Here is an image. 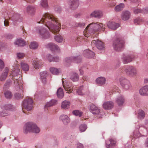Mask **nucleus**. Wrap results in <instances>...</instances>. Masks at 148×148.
I'll return each mask as SVG.
<instances>
[{"label":"nucleus","mask_w":148,"mask_h":148,"mask_svg":"<svg viewBox=\"0 0 148 148\" xmlns=\"http://www.w3.org/2000/svg\"><path fill=\"white\" fill-rule=\"evenodd\" d=\"M37 23L45 24L48 28L53 34L57 33L60 29V24L58 23L57 18L52 14L48 13H45L40 21Z\"/></svg>","instance_id":"f257e3e1"},{"label":"nucleus","mask_w":148,"mask_h":148,"mask_svg":"<svg viewBox=\"0 0 148 148\" xmlns=\"http://www.w3.org/2000/svg\"><path fill=\"white\" fill-rule=\"evenodd\" d=\"M11 82L10 80H7L6 83L5 84L4 86V88H6L9 87L11 84Z\"/></svg>","instance_id":"5fc2aeb1"},{"label":"nucleus","mask_w":148,"mask_h":148,"mask_svg":"<svg viewBox=\"0 0 148 148\" xmlns=\"http://www.w3.org/2000/svg\"><path fill=\"white\" fill-rule=\"evenodd\" d=\"M83 89V86H80L79 88L77 89V92L78 95H83L82 92Z\"/></svg>","instance_id":"864d4df0"},{"label":"nucleus","mask_w":148,"mask_h":148,"mask_svg":"<svg viewBox=\"0 0 148 148\" xmlns=\"http://www.w3.org/2000/svg\"><path fill=\"white\" fill-rule=\"evenodd\" d=\"M145 116V112L143 110H139L138 111V118L141 120L144 119Z\"/></svg>","instance_id":"e433bc0d"},{"label":"nucleus","mask_w":148,"mask_h":148,"mask_svg":"<svg viewBox=\"0 0 148 148\" xmlns=\"http://www.w3.org/2000/svg\"><path fill=\"white\" fill-rule=\"evenodd\" d=\"M92 43H94L97 47L99 49L101 50L104 48V44L101 41L99 40H93Z\"/></svg>","instance_id":"aec40b11"},{"label":"nucleus","mask_w":148,"mask_h":148,"mask_svg":"<svg viewBox=\"0 0 148 148\" xmlns=\"http://www.w3.org/2000/svg\"><path fill=\"white\" fill-rule=\"evenodd\" d=\"M38 45L36 42H33L31 43L30 45V48L33 49H37L38 47Z\"/></svg>","instance_id":"49530a36"},{"label":"nucleus","mask_w":148,"mask_h":148,"mask_svg":"<svg viewBox=\"0 0 148 148\" xmlns=\"http://www.w3.org/2000/svg\"><path fill=\"white\" fill-rule=\"evenodd\" d=\"M26 12L28 15L31 16H33L35 13V8L34 6L28 5L26 8Z\"/></svg>","instance_id":"2eb2a0df"},{"label":"nucleus","mask_w":148,"mask_h":148,"mask_svg":"<svg viewBox=\"0 0 148 148\" xmlns=\"http://www.w3.org/2000/svg\"><path fill=\"white\" fill-rule=\"evenodd\" d=\"M70 79L73 82L78 81L79 79L78 74L75 72H72L70 74Z\"/></svg>","instance_id":"393cba45"},{"label":"nucleus","mask_w":148,"mask_h":148,"mask_svg":"<svg viewBox=\"0 0 148 148\" xmlns=\"http://www.w3.org/2000/svg\"><path fill=\"white\" fill-rule=\"evenodd\" d=\"M1 109L3 110L1 111V116H5L9 115L7 110L13 111L15 110V108L11 104L5 105L1 107Z\"/></svg>","instance_id":"6e6552de"},{"label":"nucleus","mask_w":148,"mask_h":148,"mask_svg":"<svg viewBox=\"0 0 148 148\" xmlns=\"http://www.w3.org/2000/svg\"><path fill=\"white\" fill-rule=\"evenodd\" d=\"M139 93L142 96H148V85L141 88L139 90Z\"/></svg>","instance_id":"4be33fe9"},{"label":"nucleus","mask_w":148,"mask_h":148,"mask_svg":"<svg viewBox=\"0 0 148 148\" xmlns=\"http://www.w3.org/2000/svg\"><path fill=\"white\" fill-rule=\"evenodd\" d=\"M55 11L58 13H60L61 11V8L59 7H57L55 8Z\"/></svg>","instance_id":"bf43d9fd"},{"label":"nucleus","mask_w":148,"mask_h":148,"mask_svg":"<svg viewBox=\"0 0 148 148\" xmlns=\"http://www.w3.org/2000/svg\"><path fill=\"white\" fill-rule=\"evenodd\" d=\"M49 57L52 58V56L50 54H48L47 58L50 62L52 61L58 62L60 60V59L58 57H53L52 58V59H50Z\"/></svg>","instance_id":"473e14b6"},{"label":"nucleus","mask_w":148,"mask_h":148,"mask_svg":"<svg viewBox=\"0 0 148 148\" xmlns=\"http://www.w3.org/2000/svg\"><path fill=\"white\" fill-rule=\"evenodd\" d=\"M89 110L93 114L97 115L100 114L101 116H100L99 118H102L101 115L103 114V113H101L100 110L98 107L96 106L95 105L92 104L89 106Z\"/></svg>","instance_id":"f8f14e48"},{"label":"nucleus","mask_w":148,"mask_h":148,"mask_svg":"<svg viewBox=\"0 0 148 148\" xmlns=\"http://www.w3.org/2000/svg\"><path fill=\"white\" fill-rule=\"evenodd\" d=\"M25 56L24 53H17V57L19 59L22 58Z\"/></svg>","instance_id":"4d7b16f0"},{"label":"nucleus","mask_w":148,"mask_h":148,"mask_svg":"<svg viewBox=\"0 0 148 148\" xmlns=\"http://www.w3.org/2000/svg\"><path fill=\"white\" fill-rule=\"evenodd\" d=\"M134 12L135 14H137L139 13H142V10L138 8H135L134 9Z\"/></svg>","instance_id":"603ef678"},{"label":"nucleus","mask_w":148,"mask_h":148,"mask_svg":"<svg viewBox=\"0 0 148 148\" xmlns=\"http://www.w3.org/2000/svg\"><path fill=\"white\" fill-rule=\"evenodd\" d=\"M87 128V126L85 124H82L79 127V130L81 132L85 131Z\"/></svg>","instance_id":"a18cd8bd"},{"label":"nucleus","mask_w":148,"mask_h":148,"mask_svg":"<svg viewBox=\"0 0 148 148\" xmlns=\"http://www.w3.org/2000/svg\"><path fill=\"white\" fill-rule=\"evenodd\" d=\"M143 21V19L141 18H137L134 20V23L136 25H139L140 23Z\"/></svg>","instance_id":"09e8293b"},{"label":"nucleus","mask_w":148,"mask_h":148,"mask_svg":"<svg viewBox=\"0 0 148 148\" xmlns=\"http://www.w3.org/2000/svg\"><path fill=\"white\" fill-rule=\"evenodd\" d=\"M4 95L5 97L8 99H11L12 96V93L8 90H7L4 92Z\"/></svg>","instance_id":"c03bdc74"},{"label":"nucleus","mask_w":148,"mask_h":148,"mask_svg":"<svg viewBox=\"0 0 148 148\" xmlns=\"http://www.w3.org/2000/svg\"><path fill=\"white\" fill-rule=\"evenodd\" d=\"M42 83L43 84H45L47 82L46 78H40Z\"/></svg>","instance_id":"e2e57ef3"},{"label":"nucleus","mask_w":148,"mask_h":148,"mask_svg":"<svg viewBox=\"0 0 148 148\" xmlns=\"http://www.w3.org/2000/svg\"><path fill=\"white\" fill-rule=\"evenodd\" d=\"M22 69L24 71H27L29 69V66L27 63L24 62H21V63Z\"/></svg>","instance_id":"72a5a7b5"},{"label":"nucleus","mask_w":148,"mask_h":148,"mask_svg":"<svg viewBox=\"0 0 148 148\" xmlns=\"http://www.w3.org/2000/svg\"><path fill=\"white\" fill-rule=\"evenodd\" d=\"M47 47L49 48L51 50H58L59 49V47L58 45L53 43H48L47 45Z\"/></svg>","instance_id":"c756f323"},{"label":"nucleus","mask_w":148,"mask_h":148,"mask_svg":"<svg viewBox=\"0 0 148 148\" xmlns=\"http://www.w3.org/2000/svg\"><path fill=\"white\" fill-rule=\"evenodd\" d=\"M136 129H137V130H139V131H141L142 129L141 128H142L144 130H145V127L143 125H138L136 127Z\"/></svg>","instance_id":"6e6d98bb"},{"label":"nucleus","mask_w":148,"mask_h":148,"mask_svg":"<svg viewBox=\"0 0 148 148\" xmlns=\"http://www.w3.org/2000/svg\"><path fill=\"white\" fill-rule=\"evenodd\" d=\"M40 78H46L48 75L47 72L46 71L41 72L40 73Z\"/></svg>","instance_id":"3c124183"},{"label":"nucleus","mask_w":148,"mask_h":148,"mask_svg":"<svg viewBox=\"0 0 148 148\" xmlns=\"http://www.w3.org/2000/svg\"><path fill=\"white\" fill-rule=\"evenodd\" d=\"M33 101L32 100L29 98L24 100L22 104V109L23 112L25 113L24 110L25 109L27 111H30L33 108Z\"/></svg>","instance_id":"39448f33"},{"label":"nucleus","mask_w":148,"mask_h":148,"mask_svg":"<svg viewBox=\"0 0 148 148\" xmlns=\"http://www.w3.org/2000/svg\"><path fill=\"white\" fill-rule=\"evenodd\" d=\"M120 84L122 87L125 89L130 88L132 86L130 81L123 77H121L119 79Z\"/></svg>","instance_id":"9d476101"},{"label":"nucleus","mask_w":148,"mask_h":148,"mask_svg":"<svg viewBox=\"0 0 148 148\" xmlns=\"http://www.w3.org/2000/svg\"><path fill=\"white\" fill-rule=\"evenodd\" d=\"M68 4L70 8L74 10L77 8L79 3L78 0H69Z\"/></svg>","instance_id":"4468645a"},{"label":"nucleus","mask_w":148,"mask_h":148,"mask_svg":"<svg viewBox=\"0 0 148 148\" xmlns=\"http://www.w3.org/2000/svg\"><path fill=\"white\" fill-rule=\"evenodd\" d=\"M81 16V14L80 13H78L77 14H76L74 16V17L75 18H79Z\"/></svg>","instance_id":"338daca9"},{"label":"nucleus","mask_w":148,"mask_h":148,"mask_svg":"<svg viewBox=\"0 0 148 148\" xmlns=\"http://www.w3.org/2000/svg\"><path fill=\"white\" fill-rule=\"evenodd\" d=\"M28 132L38 133L40 132V129L35 123L29 122L26 123L23 127L24 133L27 134Z\"/></svg>","instance_id":"7ed1b4c3"},{"label":"nucleus","mask_w":148,"mask_h":148,"mask_svg":"<svg viewBox=\"0 0 148 148\" xmlns=\"http://www.w3.org/2000/svg\"><path fill=\"white\" fill-rule=\"evenodd\" d=\"M79 71L80 72V74L81 75H82L84 74V71L82 69H79Z\"/></svg>","instance_id":"774afa93"},{"label":"nucleus","mask_w":148,"mask_h":148,"mask_svg":"<svg viewBox=\"0 0 148 148\" xmlns=\"http://www.w3.org/2000/svg\"><path fill=\"white\" fill-rule=\"evenodd\" d=\"M55 40L57 42L60 43L62 42L63 40V37L60 35H58L54 37Z\"/></svg>","instance_id":"37998d69"},{"label":"nucleus","mask_w":148,"mask_h":148,"mask_svg":"<svg viewBox=\"0 0 148 148\" xmlns=\"http://www.w3.org/2000/svg\"><path fill=\"white\" fill-rule=\"evenodd\" d=\"M33 64L34 68L36 69L37 68L39 69L42 64L40 61L34 60L33 61Z\"/></svg>","instance_id":"ea45409f"},{"label":"nucleus","mask_w":148,"mask_h":148,"mask_svg":"<svg viewBox=\"0 0 148 148\" xmlns=\"http://www.w3.org/2000/svg\"><path fill=\"white\" fill-rule=\"evenodd\" d=\"M40 5L45 9L47 8L48 7L47 0H41Z\"/></svg>","instance_id":"a19ab883"},{"label":"nucleus","mask_w":148,"mask_h":148,"mask_svg":"<svg viewBox=\"0 0 148 148\" xmlns=\"http://www.w3.org/2000/svg\"><path fill=\"white\" fill-rule=\"evenodd\" d=\"M105 25L101 23L95 22L92 23L86 27L84 31V34L86 37H87L98 31L101 30L104 31L105 29Z\"/></svg>","instance_id":"f03ea898"},{"label":"nucleus","mask_w":148,"mask_h":148,"mask_svg":"<svg viewBox=\"0 0 148 148\" xmlns=\"http://www.w3.org/2000/svg\"><path fill=\"white\" fill-rule=\"evenodd\" d=\"M130 16L131 13L129 11L127 10L124 11L122 13L121 18L123 20L127 21L130 18Z\"/></svg>","instance_id":"a211bd4d"},{"label":"nucleus","mask_w":148,"mask_h":148,"mask_svg":"<svg viewBox=\"0 0 148 148\" xmlns=\"http://www.w3.org/2000/svg\"><path fill=\"white\" fill-rule=\"evenodd\" d=\"M12 14H9L8 17H5L4 19L5 20L4 21V23L5 26H7L9 25V23L8 21V18L10 19L11 18V20L13 21L14 23L18 21L21 22L22 20V18L21 17L20 15L17 13H15L12 16Z\"/></svg>","instance_id":"20e7f679"},{"label":"nucleus","mask_w":148,"mask_h":148,"mask_svg":"<svg viewBox=\"0 0 148 148\" xmlns=\"http://www.w3.org/2000/svg\"><path fill=\"white\" fill-rule=\"evenodd\" d=\"M124 7V4L121 3L119 5H116L115 7V10L116 12H118L122 10Z\"/></svg>","instance_id":"79ce46f5"},{"label":"nucleus","mask_w":148,"mask_h":148,"mask_svg":"<svg viewBox=\"0 0 148 148\" xmlns=\"http://www.w3.org/2000/svg\"><path fill=\"white\" fill-rule=\"evenodd\" d=\"M124 46V42L119 38H117L113 42V47L114 49L117 51H122Z\"/></svg>","instance_id":"423d86ee"},{"label":"nucleus","mask_w":148,"mask_h":148,"mask_svg":"<svg viewBox=\"0 0 148 148\" xmlns=\"http://www.w3.org/2000/svg\"><path fill=\"white\" fill-rule=\"evenodd\" d=\"M102 12L99 10H96L92 12L90 14L91 18L95 17L98 18H101L102 16Z\"/></svg>","instance_id":"f3484780"},{"label":"nucleus","mask_w":148,"mask_h":148,"mask_svg":"<svg viewBox=\"0 0 148 148\" xmlns=\"http://www.w3.org/2000/svg\"><path fill=\"white\" fill-rule=\"evenodd\" d=\"M116 142L112 139L106 141V147L107 148H112V146L114 145Z\"/></svg>","instance_id":"a878e982"},{"label":"nucleus","mask_w":148,"mask_h":148,"mask_svg":"<svg viewBox=\"0 0 148 148\" xmlns=\"http://www.w3.org/2000/svg\"><path fill=\"white\" fill-rule=\"evenodd\" d=\"M70 104V102L69 101L65 100L62 102L61 107L64 109H67L69 108Z\"/></svg>","instance_id":"7c9ffc66"},{"label":"nucleus","mask_w":148,"mask_h":148,"mask_svg":"<svg viewBox=\"0 0 148 148\" xmlns=\"http://www.w3.org/2000/svg\"><path fill=\"white\" fill-rule=\"evenodd\" d=\"M57 101L55 99H52L50 102L48 103L45 106L46 108H48L55 105L57 103Z\"/></svg>","instance_id":"58836bf2"},{"label":"nucleus","mask_w":148,"mask_h":148,"mask_svg":"<svg viewBox=\"0 0 148 148\" xmlns=\"http://www.w3.org/2000/svg\"><path fill=\"white\" fill-rule=\"evenodd\" d=\"M60 119L61 120L65 125H66L70 122V120L66 115H62L60 117Z\"/></svg>","instance_id":"b1692460"},{"label":"nucleus","mask_w":148,"mask_h":148,"mask_svg":"<svg viewBox=\"0 0 148 148\" xmlns=\"http://www.w3.org/2000/svg\"><path fill=\"white\" fill-rule=\"evenodd\" d=\"M57 94L58 97L59 98L61 99L63 97L64 93L63 90L61 88H60L58 89Z\"/></svg>","instance_id":"4c0bfd02"},{"label":"nucleus","mask_w":148,"mask_h":148,"mask_svg":"<svg viewBox=\"0 0 148 148\" xmlns=\"http://www.w3.org/2000/svg\"><path fill=\"white\" fill-rule=\"evenodd\" d=\"M134 58L135 56L132 54L127 55H123L121 59L124 64H126L131 62Z\"/></svg>","instance_id":"ddd939ff"},{"label":"nucleus","mask_w":148,"mask_h":148,"mask_svg":"<svg viewBox=\"0 0 148 148\" xmlns=\"http://www.w3.org/2000/svg\"><path fill=\"white\" fill-rule=\"evenodd\" d=\"M72 113L73 114L76 116H78L79 117H80L83 113L82 111L78 110H75L73 111Z\"/></svg>","instance_id":"de8ad7c7"},{"label":"nucleus","mask_w":148,"mask_h":148,"mask_svg":"<svg viewBox=\"0 0 148 148\" xmlns=\"http://www.w3.org/2000/svg\"><path fill=\"white\" fill-rule=\"evenodd\" d=\"M38 31L39 34L42 39H48L50 37V34L47 30L43 27H39Z\"/></svg>","instance_id":"1a4fd4ad"},{"label":"nucleus","mask_w":148,"mask_h":148,"mask_svg":"<svg viewBox=\"0 0 148 148\" xmlns=\"http://www.w3.org/2000/svg\"><path fill=\"white\" fill-rule=\"evenodd\" d=\"M81 57L80 56L75 57L74 56L67 57L64 59V64L66 66L68 67L70 66L72 62L76 63L80 62L81 61Z\"/></svg>","instance_id":"0eeeda50"},{"label":"nucleus","mask_w":148,"mask_h":148,"mask_svg":"<svg viewBox=\"0 0 148 148\" xmlns=\"http://www.w3.org/2000/svg\"><path fill=\"white\" fill-rule=\"evenodd\" d=\"M142 13L146 14L148 13V8L146 7L142 10Z\"/></svg>","instance_id":"13d9d810"},{"label":"nucleus","mask_w":148,"mask_h":148,"mask_svg":"<svg viewBox=\"0 0 148 148\" xmlns=\"http://www.w3.org/2000/svg\"><path fill=\"white\" fill-rule=\"evenodd\" d=\"M106 79L105 78L103 77H98L96 80L97 84L99 85H103L105 84Z\"/></svg>","instance_id":"bb28decb"},{"label":"nucleus","mask_w":148,"mask_h":148,"mask_svg":"<svg viewBox=\"0 0 148 148\" xmlns=\"http://www.w3.org/2000/svg\"><path fill=\"white\" fill-rule=\"evenodd\" d=\"M138 133L137 134H136L135 132H134L133 133V136L134 138H137L140 136L139 132L138 131Z\"/></svg>","instance_id":"680f3d73"},{"label":"nucleus","mask_w":148,"mask_h":148,"mask_svg":"<svg viewBox=\"0 0 148 148\" xmlns=\"http://www.w3.org/2000/svg\"><path fill=\"white\" fill-rule=\"evenodd\" d=\"M4 66V62L2 60H1V69L3 68Z\"/></svg>","instance_id":"0e129e2a"},{"label":"nucleus","mask_w":148,"mask_h":148,"mask_svg":"<svg viewBox=\"0 0 148 148\" xmlns=\"http://www.w3.org/2000/svg\"><path fill=\"white\" fill-rule=\"evenodd\" d=\"M6 37L7 39H10L12 38L13 37V36L12 34H8L6 35Z\"/></svg>","instance_id":"052dcab7"},{"label":"nucleus","mask_w":148,"mask_h":148,"mask_svg":"<svg viewBox=\"0 0 148 148\" xmlns=\"http://www.w3.org/2000/svg\"><path fill=\"white\" fill-rule=\"evenodd\" d=\"M85 25V24L84 23H76L75 24V26L76 27H79L81 28H83Z\"/></svg>","instance_id":"8fccbe9b"},{"label":"nucleus","mask_w":148,"mask_h":148,"mask_svg":"<svg viewBox=\"0 0 148 148\" xmlns=\"http://www.w3.org/2000/svg\"><path fill=\"white\" fill-rule=\"evenodd\" d=\"M9 72V69L7 67L5 68L1 75V81L3 80L6 79Z\"/></svg>","instance_id":"cd10ccee"},{"label":"nucleus","mask_w":148,"mask_h":148,"mask_svg":"<svg viewBox=\"0 0 148 148\" xmlns=\"http://www.w3.org/2000/svg\"><path fill=\"white\" fill-rule=\"evenodd\" d=\"M77 148H83V145L82 144L79 143L77 144Z\"/></svg>","instance_id":"69168bd1"},{"label":"nucleus","mask_w":148,"mask_h":148,"mask_svg":"<svg viewBox=\"0 0 148 148\" xmlns=\"http://www.w3.org/2000/svg\"><path fill=\"white\" fill-rule=\"evenodd\" d=\"M22 86V84H21L19 86V92L16 93L14 95V97L16 99H22L23 97V90Z\"/></svg>","instance_id":"dca6fc26"},{"label":"nucleus","mask_w":148,"mask_h":148,"mask_svg":"<svg viewBox=\"0 0 148 148\" xmlns=\"http://www.w3.org/2000/svg\"><path fill=\"white\" fill-rule=\"evenodd\" d=\"M107 26L109 29L115 30L119 27V24L114 22L110 21L107 22Z\"/></svg>","instance_id":"6ab92c4d"},{"label":"nucleus","mask_w":148,"mask_h":148,"mask_svg":"<svg viewBox=\"0 0 148 148\" xmlns=\"http://www.w3.org/2000/svg\"><path fill=\"white\" fill-rule=\"evenodd\" d=\"M114 106V103L111 101L105 102L103 104V107L105 110H109L112 108Z\"/></svg>","instance_id":"412c9836"},{"label":"nucleus","mask_w":148,"mask_h":148,"mask_svg":"<svg viewBox=\"0 0 148 148\" xmlns=\"http://www.w3.org/2000/svg\"><path fill=\"white\" fill-rule=\"evenodd\" d=\"M116 101L118 106H121L124 103L125 99L123 96L121 95L116 98Z\"/></svg>","instance_id":"c85d7f7f"},{"label":"nucleus","mask_w":148,"mask_h":148,"mask_svg":"<svg viewBox=\"0 0 148 148\" xmlns=\"http://www.w3.org/2000/svg\"><path fill=\"white\" fill-rule=\"evenodd\" d=\"M84 56L88 58H92L95 56L94 53L92 51L89 50H86L84 51Z\"/></svg>","instance_id":"5701e85b"},{"label":"nucleus","mask_w":148,"mask_h":148,"mask_svg":"<svg viewBox=\"0 0 148 148\" xmlns=\"http://www.w3.org/2000/svg\"><path fill=\"white\" fill-rule=\"evenodd\" d=\"M50 71L53 74L57 75L60 72V69H58L55 67H51L50 68Z\"/></svg>","instance_id":"f704fd0d"},{"label":"nucleus","mask_w":148,"mask_h":148,"mask_svg":"<svg viewBox=\"0 0 148 148\" xmlns=\"http://www.w3.org/2000/svg\"><path fill=\"white\" fill-rule=\"evenodd\" d=\"M19 67L18 66H16L14 68V69L13 70L12 73L13 75L14 76H17L19 75L20 76V69H19Z\"/></svg>","instance_id":"c9c22d12"},{"label":"nucleus","mask_w":148,"mask_h":148,"mask_svg":"<svg viewBox=\"0 0 148 148\" xmlns=\"http://www.w3.org/2000/svg\"><path fill=\"white\" fill-rule=\"evenodd\" d=\"M127 75L130 77H133L137 74V71L134 67L131 66H128L125 70Z\"/></svg>","instance_id":"9b49d317"},{"label":"nucleus","mask_w":148,"mask_h":148,"mask_svg":"<svg viewBox=\"0 0 148 148\" xmlns=\"http://www.w3.org/2000/svg\"><path fill=\"white\" fill-rule=\"evenodd\" d=\"M14 44L20 47L23 46L25 45V42L22 38L17 40L14 42Z\"/></svg>","instance_id":"2f4dec72"}]
</instances>
